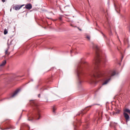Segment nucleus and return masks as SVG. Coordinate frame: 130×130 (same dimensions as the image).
Here are the masks:
<instances>
[{
  "mask_svg": "<svg viewBox=\"0 0 130 130\" xmlns=\"http://www.w3.org/2000/svg\"><path fill=\"white\" fill-rule=\"evenodd\" d=\"M59 20H62V16H60V17L59 18Z\"/></svg>",
  "mask_w": 130,
  "mask_h": 130,
  "instance_id": "obj_12",
  "label": "nucleus"
},
{
  "mask_svg": "<svg viewBox=\"0 0 130 130\" xmlns=\"http://www.w3.org/2000/svg\"><path fill=\"white\" fill-rule=\"evenodd\" d=\"M87 108H86L84 110H83L82 111H81V113H83V111H84V110H86V109Z\"/></svg>",
  "mask_w": 130,
  "mask_h": 130,
  "instance_id": "obj_14",
  "label": "nucleus"
},
{
  "mask_svg": "<svg viewBox=\"0 0 130 130\" xmlns=\"http://www.w3.org/2000/svg\"><path fill=\"white\" fill-rule=\"evenodd\" d=\"M27 126L28 127V128H29V129L30 128V127L29 126Z\"/></svg>",
  "mask_w": 130,
  "mask_h": 130,
  "instance_id": "obj_21",
  "label": "nucleus"
},
{
  "mask_svg": "<svg viewBox=\"0 0 130 130\" xmlns=\"http://www.w3.org/2000/svg\"><path fill=\"white\" fill-rule=\"evenodd\" d=\"M82 67H81L80 64L78 65L77 72V75L79 78L81 75H83V73L82 71Z\"/></svg>",
  "mask_w": 130,
  "mask_h": 130,
  "instance_id": "obj_3",
  "label": "nucleus"
},
{
  "mask_svg": "<svg viewBox=\"0 0 130 130\" xmlns=\"http://www.w3.org/2000/svg\"><path fill=\"white\" fill-rule=\"evenodd\" d=\"M8 33V31L6 29H5L4 31V34L5 35L7 34Z\"/></svg>",
  "mask_w": 130,
  "mask_h": 130,
  "instance_id": "obj_10",
  "label": "nucleus"
},
{
  "mask_svg": "<svg viewBox=\"0 0 130 130\" xmlns=\"http://www.w3.org/2000/svg\"><path fill=\"white\" fill-rule=\"evenodd\" d=\"M123 58V57H122V58Z\"/></svg>",
  "mask_w": 130,
  "mask_h": 130,
  "instance_id": "obj_27",
  "label": "nucleus"
},
{
  "mask_svg": "<svg viewBox=\"0 0 130 130\" xmlns=\"http://www.w3.org/2000/svg\"><path fill=\"white\" fill-rule=\"evenodd\" d=\"M6 60H4L3 61L2 63L0 65V66H3L6 63Z\"/></svg>",
  "mask_w": 130,
  "mask_h": 130,
  "instance_id": "obj_9",
  "label": "nucleus"
},
{
  "mask_svg": "<svg viewBox=\"0 0 130 130\" xmlns=\"http://www.w3.org/2000/svg\"><path fill=\"white\" fill-rule=\"evenodd\" d=\"M115 124H117V123H115Z\"/></svg>",
  "mask_w": 130,
  "mask_h": 130,
  "instance_id": "obj_26",
  "label": "nucleus"
},
{
  "mask_svg": "<svg viewBox=\"0 0 130 130\" xmlns=\"http://www.w3.org/2000/svg\"><path fill=\"white\" fill-rule=\"evenodd\" d=\"M24 5H16L14 7L13 9L15 10H18L20 9Z\"/></svg>",
  "mask_w": 130,
  "mask_h": 130,
  "instance_id": "obj_4",
  "label": "nucleus"
},
{
  "mask_svg": "<svg viewBox=\"0 0 130 130\" xmlns=\"http://www.w3.org/2000/svg\"><path fill=\"white\" fill-rule=\"evenodd\" d=\"M45 73V72H44L43 73V74H44V73Z\"/></svg>",
  "mask_w": 130,
  "mask_h": 130,
  "instance_id": "obj_24",
  "label": "nucleus"
},
{
  "mask_svg": "<svg viewBox=\"0 0 130 130\" xmlns=\"http://www.w3.org/2000/svg\"><path fill=\"white\" fill-rule=\"evenodd\" d=\"M25 8L28 9H30L32 8V6L31 4L29 3L26 5Z\"/></svg>",
  "mask_w": 130,
  "mask_h": 130,
  "instance_id": "obj_6",
  "label": "nucleus"
},
{
  "mask_svg": "<svg viewBox=\"0 0 130 130\" xmlns=\"http://www.w3.org/2000/svg\"><path fill=\"white\" fill-rule=\"evenodd\" d=\"M52 81V79H48L47 80V82L49 83L50 81Z\"/></svg>",
  "mask_w": 130,
  "mask_h": 130,
  "instance_id": "obj_13",
  "label": "nucleus"
},
{
  "mask_svg": "<svg viewBox=\"0 0 130 130\" xmlns=\"http://www.w3.org/2000/svg\"><path fill=\"white\" fill-rule=\"evenodd\" d=\"M20 90L19 89H17L15 90L13 93V94L10 96V98L16 96Z\"/></svg>",
  "mask_w": 130,
  "mask_h": 130,
  "instance_id": "obj_5",
  "label": "nucleus"
},
{
  "mask_svg": "<svg viewBox=\"0 0 130 130\" xmlns=\"http://www.w3.org/2000/svg\"><path fill=\"white\" fill-rule=\"evenodd\" d=\"M56 109V108H55L54 107H53V112L55 113V111Z\"/></svg>",
  "mask_w": 130,
  "mask_h": 130,
  "instance_id": "obj_11",
  "label": "nucleus"
},
{
  "mask_svg": "<svg viewBox=\"0 0 130 130\" xmlns=\"http://www.w3.org/2000/svg\"><path fill=\"white\" fill-rule=\"evenodd\" d=\"M115 130H116V129H115Z\"/></svg>",
  "mask_w": 130,
  "mask_h": 130,
  "instance_id": "obj_23",
  "label": "nucleus"
},
{
  "mask_svg": "<svg viewBox=\"0 0 130 130\" xmlns=\"http://www.w3.org/2000/svg\"><path fill=\"white\" fill-rule=\"evenodd\" d=\"M2 1L4 3L5 2V0H2Z\"/></svg>",
  "mask_w": 130,
  "mask_h": 130,
  "instance_id": "obj_17",
  "label": "nucleus"
},
{
  "mask_svg": "<svg viewBox=\"0 0 130 130\" xmlns=\"http://www.w3.org/2000/svg\"><path fill=\"white\" fill-rule=\"evenodd\" d=\"M79 84H80V82H79Z\"/></svg>",
  "mask_w": 130,
  "mask_h": 130,
  "instance_id": "obj_25",
  "label": "nucleus"
},
{
  "mask_svg": "<svg viewBox=\"0 0 130 130\" xmlns=\"http://www.w3.org/2000/svg\"><path fill=\"white\" fill-rule=\"evenodd\" d=\"M38 97L39 98H40V94H39L38 95Z\"/></svg>",
  "mask_w": 130,
  "mask_h": 130,
  "instance_id": "obj_16",
  "label": "nucleus"
},
{
  "mask_svg": "<svg viewBox=\"0 0 130 130\" xmlns=\"http://www.w3.org/2000/svg\"><path fill=\"white\" fill-rule=\"evenodd\" d=\"M123 115L127 123L128 121H129L130 119L129 115L127 113L130 115V110L127 108H125L123 109Z\"/></svg>",
  "mask_w": 130,
  "mask_h": 130,
  "instance_id": "obj_2",
  "label": "nucleus"
},
{
  "mask_svg": "<svg viewBox=\"0 0 130 130\" xmlns=\"http://www.w3.org/2000/svg\"><path fill=\"white\" fill-rule=\"evenodd\" d=\"M8 48L7 49L6 51L5 52V54L6 55H7V56L9 55L10 54V52H8Z\"/></svg>",
  "mask_w": 130,
  "mask_h": 130,
  "instance_id": "obj_8",
  "label": "nucleus"
},
{
  "mask_svg": "<svg viewBox=\"0 0 130 130\" xmlns=\"http://www.w3.org/2000/svg\"><path fill=\"white\" fill-rule=\"evenodd\" d=\"M101 33L102 34V35L103 36H104V34H103L102 32H101Z\"/></svg>",
  "mask_w": 130,
  "mask_h": 130,
  "instance_id": "obj_19",
  "label": "nucleus"
},
{
  "mask_svg": "<svg viewBox=\"0 0 130 130\" xmlns=\"http://www.w3.org/2000/svg\"><path fill=\"white\" fill-rule=\"evenodd\" d=\"M87 38H88L89 39V38L88 37H87Z\"/></svg>",
  "mask_w": 130,
  "mask_h": 130,
  "instance_id": "obj_22",
  "label": "nucleus"
},
{
  "mask_svg": "<svg viewBox=\"0 0 130 130\" xmlns=\"http://www.w3.org/2000/svg\"><path fill=\"white\" fill-rule=\"evenodd\" d=\"M97 104H94L93 105H91V106H89V107H91V106H93L94 105H97Z\"/></svg>",
  "mask_w": 130,
  "mask_h": 130,
  "instance_id": "obj_15",
  "label": "nucleus"
},
{
  "mask_svg": "<svg viewBox=\"0 0 130 130\" xmlns=\"http://www.w3.org/2000/svg\"><path fill=\"white\" fill-rule=\"evenodd\" d=\"M15 128V127L14 126L10 125H9V127H7L5 128L4 129H3V130L4 129H14Z\"/></svg>",
  "mask_w": 130,
  "mask_h": 130,
  "instance_id": "obj_7",
  "label": "nucleus"
},
{
  "mask_svg": "<svg viewBox=\"0 0 130 130\" xmlns=\"http://www.w3.org/2000/svg\"><path fill=\"white\" fill-rule=\"evenodd\" d=\"M39 119V118H36V120H38V119Z\"/></svg>",
  "mask_w": 130,
  "mask_h": 130,
  "instance_id": "obj_20",
  "label": "nucleus"
},
{
  "mask_svg": "<svg viewBox=\"0 0 130 130\" xmlns=\"http://www.w3.org/2000/svg\"><path fill=\"white\" fill-rule=\"evenodd\" d=\"M96 57L94 60L93 63L95 64L94 73L90 75L91 77V84L95 83V81L93 78H99L103 77H104V81L103 83V85L107 84L110 80L111 77L116 75V73L115 71H110L107 73H105L99 69V64L101 60L100 55L98 51L96 52Z\"/></svg>",
  "mask_w": 130,
  "mask_h": 130,
  "instance_id": "obj_1",
  "label": "nucleus"
},
{
  "mask_svg": "<svg viewBox=\"0 0 130 130\" xmlns=\"http://www.w3.org/2000/svg\"><path fill=\"white\" fill-rule=\"evenodd\" d=\"M34 106H37V105L35 103H34Z\"/></svg>",
  "mask_w": 130,
  "mask_h": 130,
  "instance_id": "obj_18",
  "label": "nucleus"
}]
</instances>
